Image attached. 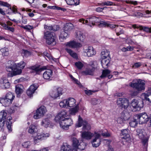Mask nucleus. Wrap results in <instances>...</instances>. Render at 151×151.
Segmentation results:
<instances>
[{"instance_id":"nucleus-1","label":"nucleus","mask_w":151,"mask_h":151,"mask_svg":"<svg viewBox=\"0 0 151 151\" xmlns=\"http://www.w3.org/2000/svg\"><path fill=\"white\" fill-rule=\"evenodd\" d=\"M26 64V63L24 61H21L16 64L13 61H8L6 67V71L9 72L8 74V76L12 77L21 74L22 70L25 67Z\"/></svg>"},{"instance_id":"nucleus-2","label":"nucleus","mask_w":151,"mask_h":151,"mask_svg":"<svg viewBox=\"0 0 151 151\" xmlns=\"http://www.w3.org/2000/svg\"><path fill=\"white\" fill-rule=\"evenodd\" d=\"M129 86L131 87L135 88L136 91H131L132 96H136L140 91L144 90L145 88V83L144 81L140 79H134L129 84Z\"/></svg>"},{"instance_id":"nucleus-3","label":"nucleus","mask_w":151,"mask_h":151,"mask_svg":"<svg viewBox=\"0 0 151 151\" xmlns=\"http://www.w3.org/2000/svg\"><path fill=\"white\" fill-rule=\"evenodd\" d=\"M44 38L46 40V43L51 46H54L57 43V37L55 33L47 31L44 33Z\"/></svg>"},{"instance_id":"nucleus-4","label":"nucleus","mask_w":151,"mask_h":151,"mask_svg":"<svg viewBox=\"0 0 151 151\" xmlns=\"http://www.w3.org/2000/svg\"><path fill=\"white\" fill-rule=\"evenodd\" d=\"M14 98V94L9 92L6 93L5 97L0 98V103L5 106H9L12 103Z\"/></svg>"},{"instance_id":"nucleus-5","label":"nucleus","mask_w":151,"mask_h":151,"mask_svg":"<svg viewBox=\"0 0 151 151\" xmlns=\"http://www.w3.org/2000/svg\"><path fill=\"white\" fill-rule=\"evenodd\" d=\"M80 22L83 24H86L92 27V26L95 25V23L97 24L99 21V19L95 16H92L86 19L85 20L83 19H79Z\"/></svg>"},{"instance_id":"nucleus-6","label":"nucleus","mask_w":151,"mask_h":151,"mask_svg":"<svg viewBox=\"0 0 151 151\" xmlns=\"http://www.w3.org/2000/svg\"><path fill=\"white\" fill-rule=\"evenodd\" d=\"M76 101L73 98H69L68 99H64L59 103L60 107L67 108L68 107H72L75 106Z\"/></svg>"},{"instance_id":"nucleus-7","label":"nucleus","mask_w":151,"mask_h":151,"mask_svg":"<svg viewBox=\"0 0 151 151\" xmlns=\"http://www.w3.org/2000/svg\"><path fill=\"white\" fill-rule=\"evenodd\" d=\"M73 151H81L84 150L85 148L86 145L83 142H81L79 144V141L76 138L73 139Z\"/></svg>"},{"instance_id":"nucleus-8","label":"nucleus","mask_w":151,"mask_h":151,"mask_svg":"<svg viewBox=\"0 0 151 151\" xmlns=\"http://www.w3.org/2000/svg\"><path fill=\"white\" fill-rule=\"evenodd\" d=\"M140 124H143L147 123L149 121L148 116L146 112H143L135 115Z\"/></svg>"},{"instance_id":"nucleus-9","label":"nucleus","mask_w":151,"mask_h":151,"mask_svg":"<svg viewBox=\"0 0 151 151\" xmlns=\"http://www.w3.org/2000/svg\"><path fill=\"white\" fill-rule=\"evenodd\" d=\"M73 24L70 23L66 24L64 27L63 31L61 33V37L63 39L66 38L69 35L70 31L73 29Z\"/></svg>"},{"instance_id":"nucleus-10","label":"nucleus","mask_w":151,"mask_h":151,"mask_svg":"<svg viewBox=\"0 0 151 151\" xmlns=\"http://www.w3.org/2000/svg\"><path fill=\"white\" fill-rule=\"evenodd\" d=\"M116 104L119 107L126 109L129 106V100L127 99L120 98L117 99Z\"/></svg>"},{"instance_id":"nucleus-11","label":"nucleus","mask_w":151,"mask_h":151,"mask_svg":"<svg viewBox=\"0 0 151 151\" xmlns=\"http://www.w3.org/2000/svg\"><path fill=\"white\" fill-rule=\"evenodd\" d=\"M83 126V130H88L91 129V127L89 124H88L86 120H83L82 118L79 116L78 123L76 124V126L77 127H80Z\"/></svg>"},{"instance_id":"nucleus-12","label":"nucleus","mask_w":151,"mask_h":151,"mask_svg":"<svg viewBox=\"0 0 151 151\" xmlns=\"http://www.w3.org/2000/svg\"><path fill=\"white\" fill-rule=\"evenodd\" d=\"M47 111L45 107L42 106L38 109L36 112L34 114V118L35 119H37L43 117Z\"/></svg>"},{"instance_id":"nucleus-13","label":"nucleus","mask_w":151,"mask_h":151,"mask_svg":"<svg viewBox=\"0 0 151 151\" xmlns=\"http://www.w3.org/2000/svg\"><path fill=\"white\" fill-rule=\"evenodd\" d=\"M0 5L4 6L7 7L8 9L6 10V12L8 14H15L18 13L17 9L14 6L11 7V5L7 2H4L0 1Z\"/></svg>"},{"instance_id":"nucleus-14","label":"nucleus","mask_w":151,"mask_h":151,"mask_svg":"<svg viewBox=\"0 0 151 151\" xmlns=\"http://www.w3.org/2000/svg\"><path fill=\"white\" fill-rule=\"evenodd\" d=\"M72 124L73 121L71 119L65 118L60 122V126L63 129L67 130Z\"/></svg>"},{"instance_id":"nucleus-15","label":"nucleus","mask_w":151,"mask_h":151,"mask_svg":"<svg viewBox=\"0 0 151 151\" xmlns=\"http://www.w3.org/2000/svg\"><path fill=\"white\" fill-rule=\"evenodd\" d=\"M62 88L60 87L54 89L50 93L51 96L53 98H56L62 94Z\"/></svg>"},{"instance_id":"nucleus-16","label":"nucleus","mask_w":151,"mask_h":151,"mask_svg":"<svg viewBox=\"0 0 151 151\" xmlns=\"http://www.w3.org/2000/svg\"><path fill=\"white\" fill-rule=\"evenodd\" d=\"M49 136L48 134H45L43 133H38L37 135L34 137L35 143H36L42 139H44Z\"/></svg>"},{"instance_id":"nucleus-17","label":"nucleus","mask_w":151,"mask_h":151,"mask_svg":"<svg viewBox=\"0 0 151 151\" xmlns=\"http://www.w3.org/2000/svg\"><path fill=\"white\" fill-rule=\"evenodd\" d=\"M95 134H96L95 138L92 141L91 143L93 147H96L100 145L101 142V139H100L101 134L96 133H95Z\"/></svg>"},{"instance_id":"nucleus-18","label":"nucleus","mask_w":151,"mask_h":151,"mask_svg":"<svg viewBox=\"0 0 151 151\" xmlns=\"http://www.w3.org/2000/svg\"><path fill=\"white\" fill-rule=\"evenodd\" d=\"M66 46L72 48H78L82 47V45L80 43L77 42L73 40L67 42L65 43Z\"/></svg>"},{"instance_id":"nucleus-19","label":"nucleus","mask_w":151,"mask_h":151,"mask_svg":"<svg viewBox=\"0 0 151 151\" xmlns=\"http://www.w3.org/2000/svg\"><path fill=\"white\" fill-rule=\"evenodd\" d=\"M30 68L33 70V72L35 73L36 74H40L42 71L46 69V68L45 66L40 67V66L34 65L32 66Z\"/></svg>"},{"instance_id":"nucleus-20","label":"nucleus","mask_w":151,"mask_h":151,"mask_svg":"<svg viewBox=\"0 0 151 151\" xmlns=\"http://www.w3.org/2000/svg\"><path fill=\"white\" fill-rule=\"evenodd\" d=\"M38 88L37 85H31L27 91V94L29 96H31Z\"/></svg>"},{"instance_id":"nucleus-21","label":"nucleus","mask_w":151,"mask_h":151,"mask_svg":"<svg viewBox=\"0 0 151 151\" xmlns=\"http://www.w3.org/2000/svg\"><path fill=\"white\" fill-rule=\"evenodd\" d=\"M93 136V133L88 131H84L82 132L81 134L82 137L88 140L90 139Z\"/></svg>"},{"instance_id":"nucleus-22","label":"nucleus","mask_w":151,"mask_h":151,"mask_svg":"<svg viewBox=\"0 0 151 151\" xmlns=\"http://www.w3.org/2000/svg\"><path fill=\"white\" fill-rule=\"evenodd\" d=\"M84 51L86 52L87 55L88 57H91L96 54V51L91 46H89L87 49H84Z\"/></svg>"},{"instance_id":"nucleus-23","label":"nucleus","mask_w":151,"mask_h":151,"mask_svg":"<svg viewBox=\"0 0 151 151\" xmlns=\"http://www.w3.org/2000/svg\"><path fill=\"white\" fill-rule=\"evenodd\" d=\"M110 58H102L101 64L102 67L104 68H107L110 62Z\"/></svg>"},{"instance_id":"nucleus-24","label":"nucleus","mask_w":151,"mask_h":151,"mask_svg":"<svg viewBox=\"0 0 151 151\" xmlns=\"http://www.w3.org/2000/svg\"><path fill=\"white\" fill-rule=\"evenodd\" d=\"M52 71L50 69H47L43 73V76L45 79L48 80L52 76Z\"/></svg>"},{"instance_id":"nucleus-25","label":"nucleus","mask_w":151,"mask_h":151,"mask_svg":"<svg viewBox=\"0 0 151 151\" xmlns=\"http://www.w3.org/2000/svg\"><path fill=\"white\" fill-rule=\"evenodd\" d=\"M136 135L139 139H142L144 138L145 133L141 129L138 128L136 130Z\"/></svg>"},{"instance_id":"nucleus-26","label":"nucleus","mask_w":151,"mask_h":151,"mask_svg":"<svg viewBox=\"0 0 151 151\" xmlns=\"http://www.w3.org/2000/svg\"><path fill=\"white\" fill-rule=\"evenodd\" d=\"M131 105L136 110H139L140 106H139V102L136 99H133L131 102Z\"/></svg>"},{"instance_id":"nucleus-27","label":"nucleus","mask_w":151,"mask_h":151,"mask_svg":"<svg viewBox=\"0 0 151 151\" xmlns=\"http://www.w3.org/2000/svg\"><path fill=\"white\" fill-rule=\"evenodd\" d=\"M23 86L21 85H18L16 86L15 92L18 96H20V95L23 93Z\"/></svg>"},{"instance_id":"nucleus-28","label":"nucleus","mask_w":151,"mask_h":151,"mask_svg":"<svg viewBox=\"0 0 151 151\" xmlns=\"http://www.w3.org/2000/svg\"><path fill=\"white\" fill-rule=\"evenodd\" d=\"M76 38L81 42H83L85 38V36L83 33L79 31L76 32Z\"/></svg>"},{"instance_id":"nucleus-29","label":"nucleus","mask_w":151,"mask_h":151,"mask_svg":"<svg viewBox=\"0 0 151 151\" xmlns=\"http://www.w3.org/2000/svg\"><path fill=\"white\" fill-rule=\"evenodd\" d=\"M65 50L73 58L76 59H78L77 54L76 52H74L73 51L67 48H65Z\"/></svg>"},{"instance_id":"nucleus-30","label":"nucleus","mask_w":151,"mask_h":151,"mask_svg":"<svg viewBox=\"0 0 151 151\" xmlns=\"http://www.w3.org/2000/svg\"><path fill=\"white\" fill-rule=\"evenodd\" d=\"M109 54V52L107 50H104L101 52V58H110Z\"/></svg>"},{"instance_id":"nucleus-31","label":"nucleus","mask_w":151,"mask_h":151,"mask_svg":"<svg viewBox=\"0 0 151 151\" xmlns=\"http://www.w3.org/2000/svg\"><path fill=\"white\" fill-rule=\"evenodd\" d=\"M67 3L69 5H78L80 3L79 0H66Z\"/></svg>"},{"instance_id":"nucleus-32","label":"nucleus","mask_w":151,"mask_h":151,"mask_svg":"<svg viewBox=\"0 0 151 151\" xmlns=\"http://www.w3.org/2000/svg\"><path fill=\"white\" fill-rule=\"evenodd\" d=\"M50 121L48 118L43 119L41 122V124L46 128L48 127L50 124Z\"/></svg>"},{"instance_id":"nucleus-33","label":"nucleus","mask_w":151,"mask_h":151,"mask_svg":"<svg viewBox=\"0 0 151 151\" xmlns=\"http://www.w3.org/2000/svg\"><path fill=\"white\" fill-rule=\"evenodd\" d=\"M60 151H73V150L71 149L70 145L65 144L62 146Z\"/></svg>"},{"instance_id":"nucleus-34","label":"nucleus","mask_w":151,"mask_h":151,"mask_svg":"<svg viewBox=\"0 0 151 151\" xmlns=\"http://www.w3.org/2000/svg\"><path fill=\"white\" fill-rule=\"evenodd\" d=\"M94 71L92 68H88L86 69L85 70L83 71L82 73L86 75H92L93 74V72Z\"/></svg>"},{"instance_id":"nucleus-35","label":"nucleus","mask_w":151,"mask_h":151,"mask_svg":"<svg viewBox=\"0 0 151 151\" xmlns=\"http://www.w3.org/2000/svg\"><path fill=\"white\" fill-rule=\"evenodd\" d=\"M10 86V83L8 80L5 79L3 80V83L1 84V87L3 88L7 89Z\"/></svg>"},{"instance_id":"nucleus-36","label":"nucleus","mask_w":151,"mask_h":151,"mask_svg":"<svg viewBox=\"0 0 151 151\" xmlns=\"http://www.w3.org/2000/svg\"><path fill=\"white\" fill-rule=\"evenodd\" d=\"M36 127L33 125H31L29 128L28 131L29 133L33 134L37 131Z\"/></svg>"},{"instance_id":"nucleus-37","label":"nucleus","mask_w":151,"mask_h":151,"mask_svg":"<svg viewBox=\"0 0 151 151\" xmlns=\"http://www.w3.org/2000/svg\"><path fill=\"white\" fill-rule=\"evenodd\" d=\"M111 73V71L108 69H105L103 70L101 75L100 77L101 78H103L106 77L108 75Z\"/></svg>"},{"instance_id":"nucleus-38","label":"nucleus","mask_w":151,"mask_h":151,"mask_svg":"<svg viewBox=\"0 0 151 151\" xmlns=\"http://www.w3.org/2000/svg\"><path fill=\"white\" fill-rule=\"evenodd\" d=\"M0 51L3 56H8L9 54V50L7 48L5 47L1 48Z\"/></svg>"},{"instance_id":"nucleus-39","label":"nucleus","mask_w":151,"mask_h":151,"mask_svg":"<svg viewBox=\"0 0 151 151\" xmlns=\"http://www.w3.org/2000/svg\"><path fill=\"white\" fill-rule=\"evenodd\" d=\"M121 132L122 135L124 136L122 137V138L126 139L129 137V135L128 134V130L127 129H124L122 130Z\"/></svg>"},{"instance_id":"nucleus-40","label":"nucleus","mask_w":151,"mask_h":151,"mask_svg":"<svg viewBox=\"0 0 151 151\" xmlns=\"http://www.w3.org/2000/svg\"><path fill=\"white\" fill-rule=\"evenodd\" d=\"M12 118L10 116L8 119L9 121H7L6 123L7 128L9 131L10 132H11L12 130V129L11 127L12 123L10 121V120H12Z\"/></svg>"},{"instance_id":"nucleus-41","label":"nucleus","mask_w":151,"mask_h":151,"mask_svg":"<svg viewBox=\"0 0 151 151\" xmlns=\"http://www.w3.org/2000/svg\"><path fill=\"white\" fill-rule=\"evenodd\" d=\"M142 96L144 97L145 99L148 101H151V93L148 92L142 94Z\"/></svg>"},{"instance_id":"nucleus-42","label":"nucleus","mask_w":151,"mask_h":151,"mask_svg":"<svg viewBox=\"0 0 151 151\" xmlns=\"http://www.w3.org/2000/svg\"><path fill=\"white\" fill-rule=\"evenodd\" d=\"M99 27H108V23L103 21H99L98 23H97Z\"/></svg>"},{"instance_id":"nucleus-43","label":"nucleus","mask_w":151,"mask_h":151,"mask_svg":"<svg viewBox=\"0 0 151 151\" xmlns=\"http://www.w3.org/2000/svg\"><path fill=\"white\" fill-rule=\"evenodd\" d=\"M78 107L76 106L74 108L71 109L70 110V113L72 115H75L78 112Z\"/></svg>"},{"instance_id":"nucleus-44","label":"nucleus","mask_w":151,"mask_h":151,"mask_svg":"<svg viewBox=\"0 0 151 151\" xmlns=\"http://www.w3.org/2000/svg\"><path fill=\"white\" fill-rule=\"evenodd\" d=\"M138 122L137 119L135 118V119H134L132 120L129 123V124L131 127H135L137 126L138 124Z\"/></svg>"},{"instance_id":"nucleus-45","label":"nucleus","mask_w":151,"mask_h":151,"mask_svg":"<svg viewBox=\"0 0 151 151\" xmlns=\"http://www.w3.org/2000/svg\"><path fill=\"white\" fill-rule=\"evenodd\" d=\"M91 66V68L94 71L97 68L98 66V63L96 61H93L90 63L89 65Z\"/></svg>"},{"instance_id":"nucleus-46","label":"nucleus","mask_w":151,"mask_h":151,"mask_svg":"<svg viewBox=\"0 0 151 151\" xmlns=\"http://www.w3.org/2000/svg\"><path fill=\"white\" fill-rule=\"evenodd\" d=\"M7 117V113L4 111H1L0 112V118L3 120H4L6 119Z\"/></svg>"},{"instance_id":"nucleus-47","label":"nucleus","mask_w":151,"mask_h":151,"mask_svg":"<svg viewBox=\"0 0 151 151\" xmlns=\"http://www.w3.org/2000/svg\"><path fill=\"white\" fill-rule=\"evenodd\" d=\"M140 30H143L147 32H151V27H148L145 26H141L140 28Z\"/></svg>"},{"instance_id":"nucleus-48","label":"nucleus","mask_w":151,"mask_h":151,"mask_svg":"<svg viewBox=\"0 0 151 151\" xmlns=\"http://www.w3.org/2000/svg\"><path fill=\"white\" fill-rule=\"evenodd\" d=\"M22 55L23 56L27 57L31 55V52L27 50H23Z\"/></svg>"},{"instance_id":"nucleus-49","label":"nucleus","mask_w":151,"mask_h":151,"mask_svg":"<svg viewBox=\"0 0 151 151\" xmlns=\"http://www.w3.org/2000/svg\"><path fill=\"white\" fill-rule=\"evenodd\" d=\"M102 5L103 6H111L115 5V4L112 1H107L102 3Z\"/></svg>"},{"instance_id":"nucleus-50","label":"nucleus","mask_w":151,"mask_h":151,"mask_svg":"<svg viewBox=\"0 0 151 151\" xmlns=\"http://www.w3.org/2000/svg\"><path fill=\"white\" fill-rule=\"evenodd\" d=\"M115 31L117 35L119 36L121 34H123L124 33V31L123 29L117 27L115 29Z\"/></svg>"},{"instance_id":"nucleus-51","label":"nucleus","mask_w":151,"mask_h":151,"mask_svg":"<svg viewBox=\"0 0 151 151\" xmlns=\"http://www.w3.org/2000/svg\"><path fill=\"white\" fill-rule=\"evenodd\" d=\"M76 66L79 69H81L83 66V65L81 62L78 61L75 63Z\"/></svg>"},{"instance_id":"nucleus-52","label":"nucleus","mask_w":151,"mask_h":151,"mask_svg":"<svg viewBox=\"0 0 151 151\" xmlns=\"http://www.w3.org/2000/svg\"><path fill=\"white\" fill-rule=\"evenodd\" d=\"M126 119V118L124 117H123V118L120 117L118 118L117 122L118 123L123 124L124 123V121H125Z\"/></svg>"},{"instance_id":"nucleus-53","label":"nucleus","mask_w":151,"mask_h":151,"mask_svg":"<svg viewBox=\"0 0 151 151\" xmlns=\"http://www.w3.org/2000/svg\"><path fill=\"white\" fill-rule=\"evenodd\" d=\"M148 137H147L145 138H143L142 139V143L143 145L145 147H147L148 145Z\"/></svg>"},{"instance_id":"nucleus-54","label":"nucleus","mask_w":151,"mask_h":151,"mask_svg":"<svg viewBox=\"0 0 151 151\" xmlns=\"http://www.w3.org/2000/svg\"><path fill=\"white\" fill-rule=\"evenodd\" d=\"M100 100L95 98L92 99L91 101V103L93 105H96L99 103Z\"/></svg>"},{"instance_id":"nucleus-55","label":"nucleus","mask_w":151,"mask_h":151,"mask_svg":"<svg viewBox=\"0 0 151 151\" xmlns=\"http://www.w3.org/2000/svg\"><path fill=\"white\" fill-rule=\"evenodd\" d=\"M63 120L62 117L59 115V114L55 116V120L57 122H59L60 124V122Z\"/></svg>"},{"instance_id":"nucleus-56","label":"nucleus","mask_w":151,"mask_h":151,"mask_svg":"<svg viewBox=\"0 0 151 151\" xmlns=\"http://www.w3.org/2000/svg\"><path fill=\"white\" fill-rule=\"evenodd\" d=\"M0 24L5 30H8L10 27L5 23L1 22Z\"/></svg>"},{"instance_id":"nucleus-57","label":"nucleus","mask_w":151,"mask_h":151,"mask_svg":"<svg viewBox=\"0 0 151 151\" xmlns=\"http://www.w3.org/2000/svg\"><path fill=\"white\" fill-rule=\"evenodd\" d=\"M59 114V115H60L62 118L63 119H64V118H65L66 115H67V113L66 112L64 111H62L60 113H58Z\"/></svg>"},{"instance_id":"nucleus-58","label":"nucleus","mask_w":151,"mask_h":151,"mask_svg":"<svg viewBox=\"0 0 151 151\" xmlns=\"http://www.w3.org/2000/svg\"><path fill=\"white\" fill-rule=\"evenodd\" d=\"M20 27L25 29L30 30L33 28V27L29 25H26L25 26H20Z\"/></svg>"},{"instance_id":"nucleus-59","label":"nucleus","mask_w":151,"mask_h":151,"mask_svg":"<svg viewBox=\"0 0 151 151\" xmlns=\"http://www.w3.org/2000/svg\"><path fill=\"white\" fill-rule=\"evenodd\" d=\"M142 64L141 62H137L134 63V65L132 66V68H138Z\"/></svg>"},{"instance_id":"nucleus-60","label":"nucleus","mask_w":151,"mask_h":151,"mask_svg":"<svg viewBox=\"0 0 151 151\" xmlns=\"http://www.w3.org/2000/svg\"><path fill=\"white\" fill-rule=\"evenodd\" d=\"M126 2L127 4H130L134 5H136L137 4V2L136 1H126Z\"/></svg>"},{"instance_id":"nucleus-61","label":"nucleus","mask_w":151,"mask_h":151,"mask_svg":"<svg viewBox=\"0 0 151 151\" xmlns=\"http://www.w3.org/2000/svg\"><path fill=\"white\" fill-rule=\"evenodd\" d=\"M95 92V91H93L91 90H85V93L88 96L92 95V93Z\"/></svg>"},{"instance_id":"nucleus-62","label":"nucleus","mask_w":151,"mask_h":151,"mask_svg":"<svg viewBox=\"0 0 151 151\" xmlns=\"http://www.w3.org/2000/svg\"><path fill=\"white\" fill-rule=\"evenodd\" d=\"M59 26L57 25H54L53 26L52 31H56L58 30L59 29Z\"/></svg>"},{"instance_id":"nucleus-63","label":"nucleus","mask_w":151,"mask_h":151,"mask_svg":"<svg viewBox=\"0 0 151 151\" xmlns=\"http://www.w3.org/2000/svg\"><path fill=\"white\" fill-rule=\"evenodd\" d=\"M70 77L73 80V81L75 83H76L78 85H79L80 84V82L78 81L75 78H74L72 75L70 76Z\"/></svg>"},{"instance_id":"nucleus-64","label":"nucleus","mask_w":151,"mask_h":151,"mask_svg":"<svg viewBox=\"0 0 151 151\" xmlns=\"http://www.w3.org/2000/svg\"><path fill=\"white\" fill-rule=\"evenodd\" d=\"M22 22L25 24L27 23V19L23 16H22Z\"/></svg>"}]
</instances>
